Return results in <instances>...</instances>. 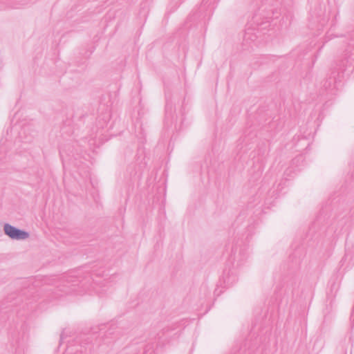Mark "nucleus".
Returning <instances> with one entry per match:
<instances>
[{
  "instance_id": "obj_1",
  "label": "nucleus",
  "mask_w": 354,
  "mask_h": 354,
  "mask_svg": "<svg viewBox=\"0 0 354 354\" xmlns=\"http://www.w3.org/2000/svg\"><path fill=\"white\" fill-rule=\"evenodd\" d=\"M4 230L6 234L12 239H25L28 237L27 232L16 229L10 225H6L4 226Z\"/></svg>"
}]
</instances>
